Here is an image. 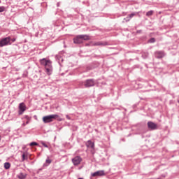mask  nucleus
Wrapping results in <instances>:
<instances>
[{
  "label": "nucleus",
  "instance_id": "11",
  "mask_svg": "<svg viewBox=\"0 0 179 179\" xmlns=\"http://www.w3.org/2000/svg\"><path fill=\"white\" fill-rule=\"evenodd\" d=\"M45 72H46L47 75H51V73L52 72V64H50V66H46V67H45Z\"/></svg>",
  "mask_w": 179,
  "mask_h": 179
},
{
  "label": "nucleus",
  "instance_id": "12",
  "mask_svg": "<svg viewBox=\"0 0 179 179\" xmlns=\"http://www.w3.org/2000/svg\"><path fill=\"white\" fill-rule=\"evenodd\" d=\"M85 145L88 148L94 149V143L92 142L91 140L87 141Z\"/></svg>",
  "mask_w": 179,
  "mask_h": 179
},
{
  "label": "nucleus",
  "instance_id": "5",
  "mask_svg": "<svg viewBox=\"0 0 179 179\" xmlns=\"http://www.w3.org/2000/svg\"><path fill=\"white\" fill-rule=\"evenodd\" d=\"M148 129H150L151 131H155V129H157V124L152 121H149L147 123Z\"/></svg>",
  "mask_w": 179,
  "mask_h": 179
},
{
  "label": "nucleus",
  "instance_id": "8",
  "mask_svg": "<svg viewBox=\"0 0 179 179\" xmlns=\"http://www.w3.org/2000/svg\"><path fill=\"white\" fill-rule=\"evenodd\" d=\"M91 176L92 177H103L106 176V173L104 172V171L101 170L92 173Z\"/></svg>",
  "mask_w": 179,
  "mask_h": 179
},
{
  "label": "nucleus",
  "instance_id": "31",
  "mask_svg": "<svg viewBox=\"0 0 179 179\" xmlns=\"http://www.w3.org/2000/svg\"><path fill=\"white\" fill-rule=\"evenodd\" d=\"M141 31H142L141 30H138L137 31V33H141Z\"/></svg>",
  "mask_w": 179,
  "mask_h": 179
},
{
  "label": "nucleus",
  "instance_id": "35",
  "mask_svg": "<svg viewBox=\"0 0 179 179\" xmlns=\"http://www.w3.org/2000/svg\"><path fill=\"white\" fill-rule=\"evenodd\" d=\"M178 103H179V100H178Z\"/></svg>",
  "mask_w": 179,
  "mask_h": 179
},
{
  "label": "nucleus",
  "instance_id": "9",
  "mask_svg": "<svg viewBox=\"0 0 179 179\" xmlns=\"http://www.w3.org/2000/svg\"><path fill=\"white\" fill-rule=\"evenodd\" d=\"M40 64L41 65H43L45 68L46 66H50L52 62H51V60H47V59L43 58L42 59H40Z\"/></svg>",
  "mask_w": 179,
  "mask_h": 179
},
{
  "label": "nucleus",
  "instance_id": "23",
  "mask_svg": "<svg viewBox=\"0 0 179 179\" xmlns=\"http://www.w3.org/2000/svg\"><path fill=\"white\" fill-rule=\"evenodd\" d=\"M5 12V6H0V13Z\"/></svg>",
  "mask_w": 179,
  "mask_h": 179
},
{
  "label": "nucleus",
  "instance_id": "27",
  "mask_svg": "<svg viewBox=\"0 0 179 179\" xmlns=\"http://www.w3.org/2000/svg\"><path fill=\"white\" fill-rule=\"evenodd\" d=\"M57 120L58 121H62V118L59 117V116L58 117H57Z\"/></svg>",
  "mask_w": 179,
  "mask_h": 179
},
{
  "label": "nucleus",
  "instance_id": "19",
  "mask_svg": "<svg viewBox=\"0 0 179 179\" xmlns=\"http://www.w3.org/2000/svg\"><path fill=\"white\" fill-rule=\"evenodd\" d=\"M153 15V10H150L146 13V16H152Z\"/></svg>",
  "mask_w": 179,
  "mask_h": 179
},
{
  "label": "nucleus",
  "instance_id": "7",
  "mask_svg": "<svg viewBox=\"0 0 179 179\" xmlns=\"http://www.w3.org/2000/svg\"><path fill=\"white\" fill-rule=\"evenodd\" d=\"M155 57H157L158 59H160L162 58H164V57L166 56V53L163 50H159L155 52Z\"/></svg>",
  "mask_w": 179,
  "mask_h": 179
},
{
  "label": "nucleus",
  "instance_id": "14",
  "mask_svg": "<svg viewBox=\"0 0 179 179\" xmlns=\"http://www.w3.org/2000/svg\"><path fill=\"white\" fill-rule=\"evenodd\" d=\"M17 178L19 179H26V177H27V173H23L22 172L20 173L17 176Z\"/></svg>",
  "mask_w": 179,
  "mask_h": 179
},
{
  "label": "nucleus",
  "instance_id": "20",
  "mask_svg": "<svg viewBox=\"0 0 179 179\" xmlns=\"http://www.w3.org/2000/svg\"><path fill=\"white\" fill-rule=\"evenodd\" d=\"M29 145H31V146H38V143H37V142H31V143H30Z\"/></svg>",
  "mask_w": 179,
  "mask_h": 179
},
{
  "label": "nucleus",
  "instance_id": "21",
  "mask_svg": "<svg viewBox=\"0 0 179 179\" xmlns=\"http://www.w3.org/2000/svg\"><path fill=\"white\" fill-rule=\"evenodd\" d=\"M24 118H25V120H27V121H30V120H31V117L27 115H24Z\"/></svg>",
  "mask_w": 179,
  "mask_h": 179
},
{
  "label": "nucleus",
  "instance_id": "17",
  "mask_svg": "<svg viewBox=\"0 0 179 179\" xmlns=\"http://www.w3.org/2000/svg\"><path fill=\"white\" fill-rule=\"evenodd\" d=\"M4 169L6 170H9V169H10V163L9 162H5L4 163Z\"/></svg>",
  "mask_w": 179,
  "mask_h": 179
},
{
  "label": "nucleus",
  "instance_id": "29",
  "mask_svg": "<svg viewBox=\"0 0 179 179\" xmlns=\"http://www.w3.org/2000/svg\"><path fill=\"white\" fill-rule=\"evenodd\" d=\"M30 122V120H27L25 124L27 125V124H29Z\"/></svg>",
  "mask_w": 179,
  "mask_h": 179
},
{
  "label": "nucleus",
  "instance_id": "33",
  "mask_svg": "<svg viewBox=\"0 0 179 179\" xmlns=\"http://www.w3.org/2000/svg\"><path fill=\"white\" fill-rule=\"evenodd\" d=\"M78 179H83V178H79Z\"/></svg>",
  "mask_w": 179,
  "mask_h": 179
},
{
  "label": "nucleus",
  "instance_id": "2",
  "mask_svg": "<svg viewBox=\"0 0 179 179\" xmlns=\"http://www.w3.org/2000/svg\"><path fill=\"white\" fill-rule=\"evenodd\" d=\"M58 117V115H49L47 116H44L43 117V121L45 124H48L49 122H52L54 120H57Z\"/></svg>",
  "mask_w": 179,
  "mask_h": 179
},
{
  "label": "nucleus",
  "instance_id": "22",
  "mask_svg": "<svg viewBox=\"0 0 179 179\" xmlns=\"http://www.w3.org/2000/svg\"><path fill=\"white\" fill-rule=\"evenodd\" d=\"M156 39L155 38H151L149 41L148 43H155Z\"/></svg>",
  "mask_w": 179,
  "mask_h": 179
},
{
  "label": "nucleus",
  "instance_id": "4",
  "mask_svg": "<svg viewBox=\"0 0 179 179\" xmlns=\"http://www.w3.org/2000/svg\"><path fill=\"white\" fill-rule=\"evenodd\" d=\"M94 85H96V83L94 82V79H88L84 82L85 87H93Z\"/></svg>",
  "mask_w": 179,
  "mask_h": 179
},
{
  "label": "nucleus",
  "instance_id": "18",
  "mask_svg": "<svg viewBox=\"0 0 179 179\" xmlns=\"http://www.w3.org/2000/svg\"><path fill=\"white\" fill-rule=\"evenodd\" d=\"M27 159H28L27 154L26 152H23L22 155V162H24V160H27Z\"/></svg>",
  "mask_w": 179,
  "mask_h": 179
},
{
  "label": "nucleus",
  "instance_id": "24",
  "mask_svg": "<svg viewBox=\"0 0 179 179\" xmlns=\"http://www.w3.org/2000/svg\"><path fill=\"white\" fill-rule=\"evenodd\" d=\"M41 145L44 146V148H48V145L44 141H41Z\"/></svg>",
  "mask_w": 179,
  "mask_h": 179
},
{
  "label": "nucleus",
  "instance_id": "13",
  "mask_svg": "<svg viewBox=\"0 0 179 179\" xmlns=\"http://www.w3.org/2000/svg\"><path fill=\"white\" fill-rule=\"evenodd\" d=\"M134 16H136V13H132L129 14V16L124 18V20H125V22H129V20H131V19H132V17H134Z\"/></svg>",
  "mask_w": 179,
  "mask_h": 179
},
{
  "label": "nucleus",
  "instance_id": "15",
  "mask_svg": "<svg viewBox=\"0 0 179 179\" xmlns=\"http://www.w3.org/2000/svg\"><path fill=\"white\" fill-rule=\"evenodd\" d=\"M94 45H101V46H104V45H108L107 42H101V41H99V42H96L94 43Z\"/></svg>",
  "mask_w": 179,
  "mask_h": 179
},
{
  "label": "nucleus",
  "instance_id": "28",
  "mask_svg": "<svg viewBox=\"0 0 179 179\" xmlns=\"http://www.w3.org/2000/svg\"><path fill=\"white\" fill-rule=\"evenodd\" d=\"M66 117L67 118V120H71V117H69V115H66Z\"/></svg>",
  "mask_w": 179,
  "mask_h": 179
},
{
  "label": "nucleus",
  "instance_id": "6",
  "mask_svg": "<svg viewBox=\"0 0 179 179\" xmlns=\"http://www.w3.org/2000/svg\"><path fill=\"white\" fill-rule=\"evenodd\" d=\"M82 162V157L80 156H76L72 159V163L74 166H79Z\"/></svg>",
  "mask_w": 179,
  "mask_h": 179
},
{
  "label": "nucleus",
  "instance_id": "1",
  "mask_svg": "<svg viewBox=\"0 0 179 179\" xmlns=\"http://www.w3.org/2000/svg\"><path fill=\"white\" fill-rule=\"evenodd\" d=\"M90 40V36L88 35H78L73 38V41L74 44H83V41Z\"/></svg>",
  "mask_w": 179,
  "mask_h": 179
},
{
  "label": "nucleus",
  "instance_id": "30",
  "mask_svg": "<svg viewBox=\"0 0 179 179\" xmlns=\"http://www.w3.org/2000/svg\"><path fill=\"white\" fill-rule=\"evenodd\" d=\"M26 125H27L26 123L22 124V127H26Z\"/></svg>",
  "mask_w": 179,
  "mask_h": 179
},
{
  "label": "nucleus",
  "instance_id": "34",
  "mask_svg": "<svg viewBox=\"0 0 179 179\" xmlns=\"http://www.w3.org/2000/svg\"><path fill=\"white\" fill-rule=\"evenodd\" d=\"M1 136H0V141H1Z\"/></svg>",
  "mask_w": 179,
  "mask_h": 179
},
{
  "label": "nucleus",
  "instance_id": "26",
  "mask_svg": "<svg viewBox=\"0 0 179 179\" xmlns=\"http://www.w3.org/2000/svg\"><path fill=\"white\" fill-rule=\"evenodd\" d=\"M10 41H12V43H15V41H16V38H10Z\"/></svg>",
  "mask_w": 179,
  "mask_h": 179
},
{
  "label": "nucleus",
  "instance_id": "3",
  "mask_svg": "<svg viewBox=\"0 0 179 179\" xmlns=\"http://www.w3.org/2000/svg\"><path fill=\"white\" fill-rule=\"evenodd\" d=\"M12 43H10V37L8 36L2 38L0 41V47H5L6 45H10Z\"/></svg>",
  "mask_w": 179,
  "mask_h": 179
},
{
  "label": "nucleus",
  "instance_id": "25",
  "mask_svg": "<svg viewBox=\"0 0 179 179\" xmlns=\"http://www.w3.org/2000/svg\"><path fill=\"white\" fill-rule=\"evenodd\" d=\"M148 55H149L148 53H144V54L143 55V58H148Z\"/></svg>",
  "mask_w": 179,
  "mask_h": 179
},
{
  "label": "nucleus",
  "instance_id": "16",
  "mask_svg": "<svg viewBox=\"0 0 179 179\" xmlns=\"http://www.w3.org/2000/svg\"><path fill=\"white\" fill-rule=\"evenodd\" d=\"M52 160L50 159V157H48L47 159L45 160V164H44L43 166H50V164H51L52 163Z\"/></svg>",
  "mask_w": 179,
  "mask_h": 179
},
{
  "label": "nucleus",
  "instance_id": "32",
  "mask_svg": "<svg viewBox=\"0 0 179 179\" xmlns=\"http://www.w3.org/2000/svg\"><path fill=\"white\" fill-rule=\"evenodd\" d=\"M57 6H59V3H57Z\"/></svg>",
  "mask_w": 179,
  "mask_h": 179
},
{
  "label": "nucleus",
  "instance_id": "10",
  "mask_svg": "<svg viewBox=\"0 0 179 179\" xmlns=\"http://www.w3.org/2000/svg\"><path fill=\"white\" fill-rule=\"evenodd\" d=\"M25 111H26V105L24 104V103H20L19 111H18L19 115H22V114H23V113Z\"/></svg>",
  "mask_w": 179,
  "mask_h": 179
}]
</instances>
